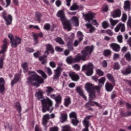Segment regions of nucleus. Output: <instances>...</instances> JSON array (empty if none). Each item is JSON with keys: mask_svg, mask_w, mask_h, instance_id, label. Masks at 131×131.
<instances>
[{"mask_svg": "<svg viewBox=\"0 0 131 131\" xmlns=\"http://www.w3.org/2000/svg\"><path fill=\"white\" fill-rule=\"evenodd\" d=\"M85 90L89 93V104L91 106H98V107H101L99 103L96 101H92L93 100L96 99V95H95V85L92 83L88 82L84 85Z\"/></svg>", "mask_w": 131, "mask_h": 131, "instance_id": "f257e3e1", "label": "nucleus"}, {"mask_svg": "<svg viewBox=\"0 0 131 131\" xmlns=\"http://www.w3.org/2000/svg\"><path fill=\"white\" fill-rule=\"evenodd\" d=\"M28 73L29 74H31V75L28 78V81H27V83H28L29 85H34V86L38 88L40 84L43 83L45 80L41 77L37 75L36 73L34 72H29Z\"/></svg>", "mask_w": 131, "mask_h": 131, "instance_id": "f03ea898", "label": "nucleus"}, {"mask_svg": "<svg viewBox=\"0 0 131 131\" xmlns=\"http://www.w3.org/2000/svg\"><path fill=\"white\" fill-rule=\"evenodd\" d=\"M56 16L58 18H60L62 22L64 29L70 31V30H71V25H70L69 20H67L65 17L64 10H60L58 11L56 13Z\"/></svg>", "mask_w": 131, "mask_h": 131, "instance_id": "7ed1b4c3", "label": "nucleus"}, {"mask_svg": "<svg viewBox=\"0 0 131 131\" xmlns=\"http://www.w3.org/2000/svg\"><path fill=\"white\" fill-rule=\"evenodd\" d=\"M42 106V112H46V110L52 112L54 110V107H53V101L49 98L41 100Z\"/></svg>", "mask_w": 131, "mask_h": 131, "instance_id": "20e7f679", "label": "nucleus"}, {"mask_svg": "<svg viewBox=\"0 0 131 131\" xmlns=\"http://www.w3.org/2000/svg\"><path fill=\"white\" fill-rule=\"evenodd\" d=\"M94 49V46H86L85 47L84 50L81 51L82 56L80 55L82 61H85L86 56H90L93 53Z\"/></svg>", "mask_w": 131, "mask_h": 131, "instance_id": "39448f33", "label": "nucleus"}, {"mask_svg": "<svg viewBox=\"0 0 131 131\" xmlns=\"http://www.w3.org/2000/svg\"><path fill=\"white\" fill-rule=\"evenodd\" d=\"M93 68H94V64L92 62H90L88 65L84 64L82 66V71L86 70V75L87 76H91L93 73Z\"/></svg>", "mask_w": 131, "mask_h": 131, "instance_id": "423d86ee", "label": "nucleus"}, {"mask_svg": "<svg viewBox=\"0 0 131 131\" xmlns=\"http://www.w3.org/2000/svg\"><path fill=\"white\" fill-rule=\"evenodd\" d=\"M69 117L72 121L73 125H77L79 123L78 120H77V114L75 112H72L69 114Z\"/></svg>", "mask_w": 131, "mask_h": 131, "instance_id": "0eeeda50", "label": "nucleus"}, {"mask_svg": "<svg viewBox=\"0 0 131 131\" xmlns=\"http://www.w3.org/2000/svg\"><path fill=\"white\" fill-rule=\"evenodd\" d=\"M2 16L4 20H5L7 25H10L11 23H12V21L13 20L12 15L7 14V12L4 11L2 12Z\"/></svg>", "mask_w": 131, "mask_h": 131, "instance_id": "6e6552de", "label": "nucleus"}, {"mask_svg": "<svg viewBox=\"0 0 131 131\" xmlns=\"http://www.w3.org/2000/svg\"><path fill=\"white\" fill-rule=\"evenodd\" d=\"M80 60H81L80 55L78 54L74 58H72L71 56L67 57L66 61L68 64H71V63H77V62H79Z\"/></svg>", "mask_w": 131, "mask_h": 131, "instance_id": "1a4fd4ad", "label": "nucleus"}, {"mask_svg": "<svg viewBox=\"0 0 131 131\" xmlns=\"http://www.w3.org/2000/svg\"><path fill=\"white\" fill-rule=\"evenodd\" d=\"M120 30L121 32H124L125 31V25L124 24L120 23L115 28V32H118Z\"/></svg>", "mask_w": 131, "mask_h": 131, "instance_id": "9d476101", "label": "nucleus"}, {"mask_svg": "<svg viewBox=\"0 0 131 131\" xmlns=\"http://www.w3.org/2000/svg\"><path fill=\"white\" fill-rule=\"evenodd\" d=\"M21 38H20L19 36H15V39H14L13 41L12 42L11 47L12 48H17V46L21 43Z\"/></svg>", "mask_w": 131, "mask_h": 131, "instance_id": "9b49d317", "label": "nucleus"}, {"mask_svg": "<svg viewBox=\"0 0 131 131\" xmlns=\"http://www.w3.org/2000/svg\"><path fill=\"white\" fill-rule=\"evenodd\" d=\"M63 71V69L60 67H57L56 70H54L55 73L53 77V79H58L60 75H61V72Z\"/></svg>", "mask_w": 131, "mask_h": 131, "instance_id": "f8f14e48", "label": "nucleus"}, {"mask_svg": "<svg viewBox=\"0 0 131 131\" xmlns=\"http://www.w3.org/2000/svg\"><path fill=\"white\" fill-rule=\"evenodd\" d=\"M110 47L114 52H119L120 51V46L116 43H112Z\"/></svg>", "mask_w": 131, "mask_h": 131, "instance_id": "ddd939ff", "label": "nucleus"}, {"mask_svg": "<svg viewBox=\"0 0 131 131\" xmlns=\"http://www.w3.org/2000/svg\"><path fill=\"white\" fill-rule=\"evenodd\" d=\"M8 50V41L7 39L3 40V45L2 46L1 54H5Z\"/></svg>", "mask_w": 131, "mask_h": 131, "instance_id": "4468645a", "label": "nucleus"}, {"mask_svg": "<svg viewBox=\"0 0 131 131\" xmlns=\"http://www.w3.org/2000/svg\"><path fill=\"white\" fill-rule=\"evenodd\" d=\"M83 16L84 17V20L85 21H88V22H90L93 18H94V13L89 12L86 14H83Z\"/></svg>", "mask_w": 131, "mask_h": 131, "instance_id": "2eb2a0df", "label": "nucleus"}, {"mask_svg": "<svg viewBox=\"0 0 131 131\" xmlns=\"http://www.w3.org/2000/svg\"><path fill=\"white\" fill-rule=\"evenodd\" d=\"M20 75L19 74H16L14 76V78L13 80H12L11 82V86H14V85L15 83H17V82H18V81H19V80H20Z\"/></svg>", "mask_w": 131, "mask_h": 131, "instance_id": "dca6fc26", "label": "nucleus"}, {"mask_svg": "<svg viewBox=\"0 0 131 131\" xmlns=\"http://www.w3.org/2000/svg\"><path fill=\"white\" fill-rule=\"evenodd\" d=\"M76 91L78 93V94L80 95V96H81V97H82V98H83V99H84V100H86V96H85L84 93H83V91L82 90L81 88L79 86L77 87Z\"/></svg>", "mask_w": 131, "mask_h": 131, "instance_id": "f3484780", "label": "nucleus"}, {"mask_svg": "<svg viewBox=\"0 0 131 131\" xmlns=\"http://www.w3.org/2000/svg\"><path fill=\"white\" fill-rule=\"evenodd\" d=\"M69 76L72 78V80L74 81H77L78 79H79V76L78 75L76 74L74 72H71L69 74Z\"/></svg>", "mask_w": 131, "mask_h": 131, "instance_id": "a211bd4d", "label": "nucleus"}, {"mask_svg": "<svg viewBox=\"0 0 131 131\" xmlns=\"http://www.w3.org/2000/svg\"><path fill=\"white\" fill-rule=\"evenodd\" d=\"M112 16L113 18H117L121 16V11L120 9H117L112 13Z\"/></svg>", "mask_w": 131, "mask_h": 131, "instance_id": "6ab92c4d", "label": "nucleus"}, {"mask_svg": "<svg viewBox=\"0 0 131 131\" xmlns=\"http://www.w3.org/2000/svg\"><path fill=\"white\" fill-rule=\"evenodd\" d=\"M90 118V116H87L84 118V120L83 121V125L85 128H89V127L90 126V122L89 121Z\"/></svg>", "mask_w": 131, "mask_h": 131, "instance_id": "aec40b11", "label": "nucleus"}, {"mask_svg": "<svg viewBox=\"0 0 131 131\" xmlns=\"http://www.w3.org/2000/svg\"><path fill=\"white\" fill-rule=\"evenodd\" d=\"M46 50L47 51H45V55H49V52L51 53H54V49H53V47L50 44H47L46 45Z\"/></svg>", "mask_w": 131, "mask_h": 131, "instance_id": "412c9836", "label": "nucleus"}, {"mask_svg": "<svg viewBox=\"0 0 131 131\" xmlns=\"http://www.w3.org/2000/svg\"><path fill=\"white\" fill-rule=\"evenodd\" d=\"M59 120L61 123L65 122L67 120V114L61 113L60 117H59Z\"/></svg>", "mask_w": 131, "mask_h": 131, "instance_id": "4be33fe9", "label": "nucleus"}, {"mask_svg": "<svg viewBox=\"0 0 131 131\" xmlns=\"http://www.w3.org/2000/svg\"><path fill=\"white\" fill-rule=\"evenodd\" d=\"M49 119H50L49 114H46L43 116L42 121V123L43 125H46L47 123H48Z\"/></svg>", "mask_w": 131, "mask_h": 131, "instance_id": "5701e85b", "label": "nucleus"}, {"mask_svg": "<svg viewBox=\"0 0 131 131\" xmlns=\"http://www.w3.org/2000/svg\"><path fill=\"white\" fill-rule=\"evenodd\" d=\"M71 21L74 25H75V26L77 27L79 26V20H78V17L76 16H73L71 18Z\"/></svg>", "mask_w": 131, "mask_h": 131, "instance_id": "b1692460", "label": "nucleus"}, {"mask_svg": "<svg viewBox=\"0 0 131 131\" xmlns=\"http://www.w3.org/2000/svg\"><path fill=\"white\" fill-rule=\"evenodd\" d=\"M33 36L34 37V40L35 41V45H37L38 43V41L37 40V38H38V36L40 37H42V33H39L38 34H33Z\"/></svg>", "mask_w": 131, "mask_h": 131, "instance_id": "393cba45", "label": "nucleus"}, {"mask_svg": "<svg viewBox=\"0 0 131 131\" xmlns=\"http://www.w3.org/2000/svg\"><path fill=\"white\" fill-rule=\"evenodd\" d=\"M124 10L125 11H129L130 10V2L129 1H126L124 2Z\"/></svg>", "mask_w": 131, "mask_h": 131, "instance_id": "a878e982", "label": "nucleus"}, {"mask_svg": "<svg viewBox=\"0 0 131 131\" xmlns=\"http://www.w3.org/2000/svg\"><path fill=\"white\" fill-rule=\"evenodd\" d=\"M105 90L107 92H112L113 90V85L110 83H106L105 85Z\"/></svg>", "mask_w": 131, "mask_h": 131, "instance_id": "bb28decb", "label": "nucleus"}, {"mask_svg": "<svg viewBox=\"0 0 131 131\" xmlns=\"http://www.w3.org/2000/svg\"><path fill=\"white\" fill-rule=\"evenodd\" d=\"M121 72L123 75H127V74H129L131 73V67H129L126 68L125 70H122Z\"/></svg>", "mask_w": 131, "mask_h": 131, "instance_id": "cd10ccee", "label": "nucleus"}, {"mask_svg": "<svg viewBox=\"0 0 131 131\" xmlns=\"http://www.w3.org/2000/svg\"><path fill=\"white\" fill-rule=\"evenodd\" d=\"M21 67L24 69L25 73H26L28 71V64L27 62H24L21 64Z\"/></svg>", "mask_w": 131, "mask_h": 131, "instance_id": "c85d7f7f", "label": "nucleus"}, {"mask_svg": "<svg viewBox=\"0 0 131 131\" xmlns=\"http://www.w3.org/2000/svg\"><path fill=\"white\" fill-rule=\"evenodd\" d=\"M37 72L41 75V76L43 77V78H45V79L48 78V76L43 71H41V70H37Z\"/></svg>", "mask_w": 131, "mask_h": 131, "instance_id": "c756f323", "label": "nucleus"}, {"mask_svg": "<svg viewBox=\"0 0 131 131\" xmlns=\"http://www.w3.org/2000/svg\"><path fill=\"white\" fill-rule=\"evenodd\" d=\"M71 104V99L70 97H67L64 99V105L66 107H68L69 104Z\"/></svg>", "mask_w": 131, "mask_h": 131, "instance_id": "7c9ffc66", "label": "nucleus"}, {"mask_svg": "<svg viewBox=\"0 0 131 131\" xmlns=\"http://www.w3.org/2000/svg\"><path fill=\"white\" fill-rule=\"evenodd\" d=\"M85 26L87 28H90V32L91 33H92V32L95 30V27H93V26L90 24H86Z\"/></svg>", "mask_w": 131, "mask_h": 131, "instance_id": "2f4dec72", "label": "nucleus"}, {"mask_svg": "<svg viewBox=\"0 0 131 131\" xmlns=\"http://www.w3.org/2000/svg\"><path fill=\"white\" fill-rule=\"evenodd\" d=\"M77 36L78 38L79 39V41H82V39H83V34H82V33L80 31H78L77 33Z\"/></svg>", "mask_w": 131, "mask_h": 131, "instance_id": "473e14b6", "label": "nucleus"}, {"mask_svg": "<svg viewBox=\"0 0 131 131\" xmlns=\"http://www.w3.org/2000/svg\"><path fill=\"white\" fill-rule=\"evenodd\" d=\"M61 131H72L71 130V127L69 125H67L65 126H63L62 127V130Z\"/></svg>", "mask_w": 131, "mask_h": 131, "instance_id": "72a5a7b5", "label": "nucleus"}, {"mask_svg": "<svg viewBox=\"0 0 131 131\" xmlns=\"http://www.w3.org/2000/svg\"><path fill=\"white\" fill-rule=\"evenodd\" d=\"M106 76L108 78V79L110 80V81H111L113 83H115V81L114 80V78L113 77V76L110 74H107L106 75Z\"/></svg>", "mask_w": 131, "mask_h": 131, "instance_id": "f704fd0d", "label": "nucleus"}, {"mask_svg": "<svg viewBox=\"0 0 131 131\" xmlns=\"http://www.w3.org/2000/svg\"><path fill=\"white\" fill-rule=\"evenodd\" d=\"M110 22L112 26H115L119 22V20L110 18Z\"/></svg>", "mask_w": 131, "mask_h": 131, "instance_id": "c9c22d12", "label": "nucleus"}, {"mask_svg": "<svg viewBox=\"0 0 131 131\" xmlns=\"http://www.w3.org/2000/svg\"><path fill=\"white\" fill-rule=\"evenodd\" d=\"M124 58H125L126 60L128 61V62H130L131 61V55L129 52H127L124 55Z\"/></svg>", "mask_w": 131, "mask_h": 131, "instance_id": "e433bc0d", "label": "nucleus"}, {"mask_svg": "<svg viewBox=\"0 0 131 131\" xmlns=\"http://www.w3.org/2000/svg\"><path fill=\"white\" fill-rule=\"evenodd\" d=\"M111 50L109 49L105 50L103 52V55L105 57H108V56H110L112 54Z\"/></svg>", "mask_w": 131, "mask_h": 131, "instance_id": "4c0bfd02", "label": "nucleus"}, {"mask_svg": "<svg viewBox=\"0 0 131 131\" xmlns=\"http://www.w3.org/2000/svg\"><path fill=\"white\" fill-rule=\"evenodd\" d=\"M35 97H37V99L40 100V99H42V92L39 91L35 94Z\"/></svg>", "mask_w": 131, "mask_h": 131, "instance_id": "58836bf2", "label": "nucleus"}, {"mask_svg": "<svg viewBox=\"0 0 131 131\" xmlns=\"http://www.w3.org/2000/svg\"><path fill=\"white\" fill-rule=\"evenodd\" d=\"M79 9V7L76 4H74L70 8V10L71 11H76V10H78Z\"/></svg>", "mask_w": 131, "mask_h": 131, "instance_id": "ea45409f", "label": "nucleus"}, {"mask_svg": "<svg viewBox=\"0 0 131 131\" xmlns=\"http://www.w3.org/2000/svg\"><path fill=\"white\" fill-rule=\"evenodd\" d=\"M15 107L16 108V110H17L18 112L20 113L21 112V105L20 104V103L16 102L14 104Z\"/></svg>", "mask_w": 131, "mask_h": 131, "instance_id": "a19ab883", "label": "nucleus"}, {"mask_svg": "<svg viewBox=\"0 0 131 131\" xmlns=\"http://www.w3.org/2000/svg\"><path fill=\"white\" fill-rule=\"evenodd\" d=\"M102 26L104 29H106L109 27V23L107 21H103L102 23Z\"/></svg>", "mask_w": 131, "mask_h": 131, "instance_id": "79ce46f5", "label": "nucleus"}, {"mask_svg": "<svg viewBox=\"0 0 131 131\" xmlns=\"http://www.w3.org/2000/svg\"><path fill=\"white\" fill-rule=\"evenodd\" d=\"M54 100L55 102H57L58 103H62V97L60 95H57Z\"/></svg>", "mask_w": 131, "mask_h": 131, "instance_id": "37998d69", "label": "nucleus"}, {"mask_svg": "<svg viewBox=\"0 0 131 131\" xmlns=\"http://www.w3.org/2000/svg\"><path fill=\"white\" fill-rule=\"evenodd\" d=\"M4 59H5V55H3L0 59V69H3V67H4Z\"/></svg>", "mask_w": 131, "mask_h": 131, "instance_id": "c03bdc74", "label": "nucleus"}, {"mask_svg": "<svg viewBox=\"0 0 131 131\" xmlns=\"http://www.w3.org/2000/svg\"><path fill=\"white\" fill-rule=\"evenodd\" d=\"M55 41L59 43V45H64V41L62 39V38L60 37L56 38L55 39Z\"/></svg>", "mask_w": 131, "mask_h": 131, "instance_id": "a18cd8bd", "label": "nucleus"}, {"mask_svg": "<svg viewBox=\"0 0 131 131\" xmlns=\"http://www.w3.org/2000/svg\"><path fill=\"white\" fill-rule=\"evenodd\" d=\"M96 72L99 76H103V75H104V72L100 69H97Z\"/></svg>", "mask_w": 131, "mask_h": 131, "instance_id": "49530a36", "label": "nucleus"}, {"mask_svg": "<svg viewBox=\"0 0 131 131\" xmlns=\"http://www.w3.org/2000/svg\"><path fill=\"white\" fill-rule=\"evenodd\" d=\"M121 115H122V116H123V117H127V116H130L131 112H128L126 113L122 112L121 113Z\"/></svg>", "mask_w": 131, "mask_h": 131, "instance_id": "de8ad7c7", "label": "nucleus"}, {"mask_svg": "<svg viewBox=\"0 0 131 131\" xmlns=\"http://www.w3.org/2000/svg\"><path fill=\"white\" fill-rule=\"evenodd\" d=\"M46 89H47V90H46V92L49 94L54 92V89L52 87L48 86V87H46Z\"/></svg>", "mask_w": 131, "mask_h": 131, "instance_id": "09e8293b", "label": "nucleus"}, {"mask_svg": "<svg viewBox=\"0 0 131 131\" xmlns=\"http://www.w3.org/2000/svg\"><path fill=\"white\" fill-rule=\"evenodd\" d=\"M105 81H106V78L105 77H102L99 80V83L101 84V85H104Z\"/></svg>", "mask_w": 131, "mask_h": 131, "instance_id": "8fccbe9b", "label": "nucleus"}, {"mask_svg": "<svg viewBox=\"0 0 131 131\" xmlns=\"http://www.w3.org/2000/svg\"><path fill=\"white\" fill-rule=\"evenodd\" d=\"M114 69H115V70H119V69H120V66L118 62H116L115 63L114 66Z\"/></svg>", "mask_w": 131, "mask_h": 131, "instance_id": "3c124183", "label": "nucleus"}, {"mask_svg": "<svg viewBox=\"0 0 131 131\" xmlns=\"http://www.w3.org/2000/svg\"><path fill=\"white\" fill-rule=\"evenodd\" d=\"M39 61H41V64H45L47 63V60L45 59V57L41 56L39 57Z\"/></svg>", "mask_w": 131, "mask_h": 131, "instance_id": "603ef678", "label": "nucleus"}, {"mask_svg": "<svg viewBox=\"0 0 131 131\" xmlns=\"http://www.w3.org/2000/svg\"><path fill=\"white\" fill-rule=\"evenodd\" d=\"M67 47L68 49H69L71 50H73V48H72V41H70L67 43Z\"/></svg>", "mask_w": 131, "mask_h": 131, "instance_id": "864d4df0", "label": "nucleus"}, {"mask_svg": "<svg viewBox=\"0 0 131 131\" xmlns=\"http://www.w3.org/2000/svg\"><path fill=\"white\" fill-rule=\"evenodd\" d=\"M117 39L118 42H119L120 43H121L122 42V39H123L122 35H119L117 37Z\"/></svg>", "mask_w": 131, "mask_h": 131, "instance_id": "5fc2aeb1", "label": "nucleus"}, {"mask_svg": "<svg viewBox=\"0 0 131 131\" xmlns=\"http://www.w3.org/2000/svg\"><path fill=\"white\" fill-rule=\"evenodd\" d=\"M5 90V85H0V93L1 94H4Z\"/></svg>", "mask_w": 131, "mask_h": 131, "instance_id": "6e6d98bb", "label": "nucleus"}, {"mask_svg": "<svg viewBox=\"0 0 131 131\" xmlns=\"http://www.w3.org/2000/svg\"><path fill=\"white\" fill-rule=\"evenodd\" d=\"M73 68L76 71H78L80 69V67L78 64H76L73 66Z\"/></svg>", "mask_w": 131, "mask_h": 131, "instance_id": "4d7b16f0", "label": "nucleus"}, {"mask_svg": "<svg viewBox=\"0 0 131 131\" xmlns=\"http://www.w3.org/2000/svg\"><path fill=\"white\" fill-rule=\"evenodd\" d=\"M43 27L44 29L46 30H50V29L51 28V25H50V24H46Z\"/></svg>", "mask_w": 131, "mask_h": 131, "instance_id": "13d9d810", "label": "nucleus"}, {"mask_svg": "<svg viewBox=\"0 0 131 131\" xmlns=\"http://www.w3.org/2000/svg\"><path fill=\"white\" fill-rule=\"evenodd\" d=\"M127 19V15H126V14L124 13L122 16V21L123 22H125Z\"/></svg>", "mask_w": 131, "mask_h": 131, "instance_id": "bf43d9fd", "label": "nucleus"}, {"mask_svg": "<svg viewBox=\"0 0 131 131\" xmlns=\"http://www.w3.org/2000/svg\"><path fill=\"white\" fill-rule=\"evenodd\" d=\"M8 37L10 39L11 43L12 44V41L14 40V36H13V34L10 33L8 34Z\"/></svg>", "mask_w": 131, "mask_h": 131, "instance_id": "052dcab7", "label": "nucleus"}, {"mask_svg": "<svg viewBox=\"0 0 131 131\" xmlns=\"http://www.w3.org/2000/svg\"><path fill=\"white\" fill-rule=\"evenodd\" d=\"M120 56V55H119V54H117V53L114 54L113 56V59L114 60V61H115L116 60H117V59H119Z\"/></svg>", "mask_w": 131, "mask_h": 131, "instance_id": "680f3d73", "label": "nucleus"}, {"mask_svg": "<svg viewBox=\"0 0 131 131\" xmlns=\"http://www.w3.org/2000/svg\"><path fill=\"white\" fill-rule=\"evenodd\" d=\"M49 65L52 68H56V63L54 61H51L49 63Z\"/></svg>", "mask_w": 131, "mask_h": 131, "instance_id": "e2e57ef3", "label": "nucleus"}, {"mask_svg": "<svg viewBox=\"0 0 131 131\" xmlns=\"http://www.w3.org/2000/svg\"><path fill=\"white\" fill-rule=\"evenodd\" d=\"M46 69H47L48 75L50 76V75H52V74H53V72H52V70H51L50 68H46Z\"/></svg>", "mask_w": 131, "mask_h": 131, "instance_id": "0e129e2a", "label": "nucleus"}, {"mask_svg": "<svg viewBox=\"0 0 131 131\" xmlns=\"http://www.w3.org/2000/svg\"><path fill=\"white\" fill-rule=\"evenodd\" d=\"M101 65L102 66V67L104 68H106L107 67V66L108 65L107 63V61L106 60H103L102 63H101Z\"/></svg>", "mask_w": 131, "mask_h": 131, "instance_id": "69168bd1", "label": "nucleus"}, {"mask_svg": "<svg viewBox=\"0 0 131 131\" xmlns=\"http://www.w3.org/2000/svg\"><path fill=\"white\" fill-rule=\"evenodd\" d=\"M59 129L57 127H52L50 128L49 131H58Z\"/></svg>", "mask_w": 131, "mask_h": 131, "instance_id": "338daca9", "label": "nucleus"}, {"mask_svg": "<svg viewBox=\"0 0 131 131\" xmlns=\"http://www.w3.org/2000/svg\"><path fill=\"white\" fill-rule=\"evenodd\" d=\"M127 24L128 26L131 28V16H129L128 20L127 21Z\"/></svg>", "mask_w": 131, "mask_h": 131, "instance_id": "774afa93", "label": "nucleus"}]
</instances>
